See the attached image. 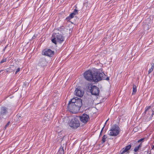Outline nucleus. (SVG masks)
Wrapping results in <instances>:
<instances>
[{"label":"nucleus","mask_w":154,"mask_h":154,"mask_svg":"<svg viewBox=\"0 0 154 154\" xmlns=\"http://www.w3.org/2000/svg\"><path fill=\"white\" fill-rule=\"evenodd\" d=\"M145 117L146 121H149L151 119L154 114V111L151 109V106L146 107L145 111Z\"/></svg>","instance_id":"nucleus-1"},{"label":"nucleus","mask_w":154,"mask_h":154,"mask_svg":"<svg viewBox=\"0 0 154 154\" xmlns=\"http://www.w3.org/2000/svg\"><path fill=\"white\" fill-rule=\"evenodd\" d=\"M93 73V82H97L102 79L104 80L103 74L100 71L94 70V72Z\"/></svg>","instance_id":"nucleus-2"},{"label":"nucleus","mask_w":154,"mask_h":154,"mask_svg":"<svg viewBox=\"0 0 154 154\" xmlns=\"http://www.w3.org/2000/svg\"><path fill=\"white\" fill-rule=\"evenodd\" d=\"M119 127L117 125H113L109 131L108 134L110 136H116L119 134Z\"/></svg>","instance_id":"nucleus-3"},{"label":"nucleus","mask_w":154,"mask_h":154,"mask_svg":"<svg viewBox=\"0 0 154 154\" xmlns=\"http://www.w3.org/2000/svg\"><path fill=\"white\" fill-rule=\"evenodd\" d=\"M52 37L54 38L51 40L52 42L55 44H57V41L59 43H61L63 41V38L60 34L56 33L53 35Z\"/></svg>","instance_id":"nucleus-4"},{"label":"nucleus","mask_w":154,"mask_h":154,"mask_svg":"<svg viewBox=\"0 0 154 154\" xmlns=\"http://www.w3.org/2000/svg\"><path fill=\"white\" fill-rule=\"evenodd\" d=\"M88 89L92 95L96 96L99 95V89L96 86H94L92 85H89L88 87Z\"/></svg>","instance_id":"nucleus-5"},{"label":"nucleus","mask_w":154,"mask_h":154,"mask_svg":"<svg viewBox=\"0 0 154 154\" xmlns=\"http://www.w3.org/2000/svg\"><path fill=\"white\" fill-rule=\"evenodd\" d=\"M68 110L73 113H77L79 110L72 102L70 101L68 104Z\"/></svg>","instance_id":"nucleus-6"},{"label":"nucleus","mask_w":154,"mask_h":154,"mask_svg":"<svg viewBox=\"0 0 154 154\" xmlns=\"http://www.w3.org/2000/svg\"><path fill=\"white\" fill-rule=\"evenodd\" d=\"M94 70H89L86 71L84 73V77L87 80L93 82Z\"/></svg>","instance_id":"nucleus-7"},{"label":"nucleus","mask_w":154,"mask_h":154,"mask_svg":"<svg viewBox=\"0 0 154 154\" xmlns=\"http://www.w3.org/2000/svg\"><path fill=\"white\" fill-rule=\"evenodd\" d=\"M69 126L74 129H76L80 126L79 122L75 118L72 119L69 123Z\"/></svg>","instance_id":"nucleus-8"},{"label":"nucleus","mask_w":154,"mask_h":154,"mask_svg":"<svg viewBox=\"0 0 154 154\" xmlns=\"http://www.w3.org/2000/svg\"><path fill=\"white\" fill-rule=\"evenodd\" d=\"M71 102H72L79 110L82 105V100L81 98L75 97L71 99Z\"/></svg>","instance_id":"nucleus-9"},{"label":"nucleus","mask_w":154,"mask_h":154,"mask_svg":"<svg viewBox=\"0 0 154 154\" xmlns=\"http://www.w3.org/2000/svg\"><path fill=\"white\" fill-rule=\"evenodd\" d=\"M79 117L80 121L84 124H86L90 119L89 115L85 113Z\"/></svg>","instance_id":"nucleus-10"},{"label":"nucleus","mask_w":154,"mask_h":154,"mask_svg":"<svg viewBox=\"0 0 154 154\" xmlns=\"http://www.w3.org/2000/svg\"><path fill=\"white\" fill-rule=\"evenodd\" d=\"M42 54L49 57H52L54 54V51L50 49H45L42 52Z\"/></svg>","instance_id":"nucleus-11"},{"label":"nucleus","mask_w":154,"mask_h":154,"mask_svg":"<svg viewBox=\"0 0 154 154\" xmlns=\"http://www.w3.org/2000/svg\"><path fill=\"white\" fill-rule=\"evenodd\" d=\"M75 94L79 97H82L84 94V91L81 90L80 88H76L75 91Z\"/></svg>","instance_id":"nucleus-12"},{"label":"nucleus","mask_w":154,"mask_h":154,"mask_svg":"<svg viewBox=\"0 0 154 154\" xmlns=\"http://www.w3.org/2000/svg\"><path fill=\"white\" fill-rule=\"evenodd\" d=\"M8 109L7 107L3 106L1 108L0 114L2 116L5 115L8 113Z\"/></svg>","instance_id":"nucleus-13"},{"label":"nucleus","mask_w":154,"mask_h":154,"mask_svg":"<svg viewBox=\"0 0 154 154\" xmlns=\"http://www.w3.org/2000/svg\"><path fill=\"white\" fill-rule=\"evenodd\" d=\"M46 64V60L44 58H41L40 59L38 64L42 66H45Z\"/></svg>","instance_id":"nucleus-14"},{"label":"nucleus","mask_w":154,"mask_h":154,"mask_svg":"<svg viewBox=\"0 0 154 154\" xmlns=\"http://www.w3.org/2000/svg\"><path fill=\"white\" fill-rule=\"evenodd\" d=\"M137 87L134 84L133 85V91L132 94V95L135 94L137 92Z\"/></svg>","instance_id":"nucleus-15"},{"label":"nucleus","mask_w":154,"mask_h":154,"mask_svg":"<svg viewBox=\"0 0 154 154\" xmlns=\"http://www.w3.org/2000/svg\"><path fill=\"white\" fill-rule=\"evenodd\" d=\"M64 151L63 147L62 146L60 147V148L59 150H58V152L57 153L58 154H64Z\"/></svg>","instance_id":"nucleus-16"},{"label":"nucleus","mask_w":154,"mask_h":154,"mask_svg":"<svg viewBox=\"0 0 154 154\" xmlns=\"http://www.w3.org/2000/svg\"><path fill=\"white\" fill-rule=\"evenodd\" d=\"M21 115L20 114H18L16 116L17 122H20L21 121L22 118Z\"/></svg>","instance_id":"nucleus-17"},{"label":"nucleus","mask_w":154,"mask_h":154,"mask_svg":"<svg viewBox=\"0 0 154 154\" xmlns=\"http://www.w3.org/2000/svg\"><path fill=\"white\" fill-rule=\"evenodd\" d=\"M142 147V144L141 143H140V144L137 146H136L134 149V151L135 152H137L138 150L140 149L141 147Z\"/></svg>","instance_id":"nucleus-18"},{"label":"nucleus","mask_w":154,"mask_h":154,"mask_svg":"<svg viewBox=\"0 0 154 154\" xmlns=\"http://www.w3.org/2000/svg\"><path fill=\"white\" fill-rule=\"evenodd\" d=\"M13 67H10L6 69V72L8 73H10L14 72V69H13Z\"/></svg>","instance_id":"nucleus-19"},{"label":"nucleus","mask_w":154,"mask_h":154,"mask_svg":"<svg viewBox=\"0 0 154 154\" xmlns=\"http://www.w3.org/2000/svg\"><path fill=\"white\" fill-rule=\"evenodd\" d=\"M151 64V68L149 69L148 71V74H149L153 70V69L154 68V64L153 63Z\"/></svg>","instance_id":"nucleus-20"},{"label":"nucleus","mask_w":154,"mask_h":154,"mask_svg":"<svg viewBox=\"0 0 154 154\" xmlns=\"http://www.w3.org/2000/svg\"><path fill=\"white\" fill-rule=\"evenodd\" d=\"M131 145H129L125 146V148H124L125 150L126 151H128V150H129L130 148H131Z\"/></svg>","instance_id":"nucleus-21"},{"label":"nucleus","mask_w":154,"mask_h":154,"mask_svg":"<svg viewBox=\"0 0 154 154\" xmlns=\"http://www.w3.org/2000/svg\"><path fill=\"white\" fill-rule=\"evenodd\" d=\"M107 138V136L106 135H104L102 138V143H104L106 141V139Z\"/></svg>","instance_id":"nucleus-22"},{"label":"nucleus","mask_w":154,"mask_h":154,"mask_svg":"<svg viewBox=\"0 0 154 154\" xmlns=\"http://www.w3.org/2000/svg\"><path fill=\"white\" fill-rule=\"evenodd\" d=\"M75 15L73 13H71L69 15V16L67 18H66L67 19H70L73 17Z\"/></svg>","instance_id":"nucleus-23"},{"label":"nucleus","mask_w":154,"mask_h":154,"mask_svg":"<svg viewBox=\"0 0 154 154\" xmlns=\"http://www.w3.org/2000/svg\"><path fill=\"white\" fill-rule=\"evenodd\" d=\"M144 139H145L144 138H141V139H140L139 140H138L137 141V142L138 143H143L144 141Z\"/></svg>","instance_id":"nucleus-24"},{"label":"nucleus","mask_w":154,"mask_h":154,"mask_svg":"<svg viewBox=\"0 0 154 154\" xmlns=\"http://www.w3.org/2000/svg\"><path fill=\"white\" fill-rule=\"evenodd\" d=\"M126 151L125 150L124 148H123L122 150L120 151L119 154H123L124 153L126 152Z\"/></svg>","instance_id":"nucleus-25"},{"label":"nucleus","mask_w":154,"mask_h":154,"mask_svg":"<svg viewBox=\"0 0 154 154\" xmlns=\"http://www.w3.org/2000/svg\"><path fill=\"white\" fill-rule=\"evenodd\" d=\"M144 29H149L150 28V26H148V25L146 24L144 26Z\"/></svg>","instance_id":"nucleus-26"},{"label":"nucleus","mask_w":154,"mask_h":154,"mask_svg":"<svg viewBox=\"0 0 154 154\" xmlns=\"http://www.w3.org/2000/svg\"><path fill=\"white\" fill-rule=\"evenodd\" d=\"M72 13H73L75 15L76 14L78 13V10H76V9H75L74 10L73 12H72Z\"/></svg>","instance_id":"nucleus-27"},{"label":"nucleus","mask_w":154,"mask_h":154,"mask_svg":"<svg viewBox=\"0 0 154 154\" xmlns=\"http://www.w3.org/2000/svg\"><path fill=\"white\" fill-rule=\"evenodd\" d=\"M6 61V59H3L0 62V63H3L5 62Z\"/></svg>","instance_id":"nucleus-28"},{"label":"nucleus","mask_w":154,"mask_h":154,"mask_svg":"<svg viewBox=\"0 0 154 154\" xmlns=\"http://www.w3.org/2000/svg\"><path fill=\"white\" fill-rule=\"evenodd\" d=\"M10 122H8L7 123V124L6 125L5 127V129H6V128H7V127H8L10 125Z\"/></svg>","instance_id":"nucleus-29"},{"label":"nucleus","mask_w":154,"mask_h":154,"mask_svg":"<svg viewBox=\"0 0 154 154\" xmlns=\"http://www.w3.org/2000/svg\"><path fill=\"white\" fill-rule=\"evenodd\" d=\"M20 68H18L17 69V71L15 72V74H16L18 72L20 71Z\"/></svg>","instance_id":"nucleus-30"},{"label":"nucleus","mask_w":154,"mask_h":154,"mask_svg":"<svg viewBox=\"0 0 154 154\" xmlns=\"http://www.w3.org/2000/svg\"><path fill=\"white\" fill-rule=\"evenodd\" d=\"M104 127V126L103 128H102V130H101V131L100 134V136L102 135V131H103V129Z\"/></svg>","instance_id":"nucleus-31"},{"label":"nucleus","mask_w":154,"mask_h":154,"mask_svg":"<svg viewBox=\"0 0 154 154\" xmlns=\"http://www.w3.org/2000/svg\"><path fill=\"white\" fill-rule=\"evenodd\" d=\"M104 79H105V80H108L109 79V77H107L105 79L104 78Z\"/></svg>","instance_id":"nucleus-32"},{"label":"nucleus","mask_w":154,"mask_h":154,"mask_svg":"<svg viewBox=\"0 0 154 154\" xmlns=\"http://www.w3.org/2000/svg\"><path fill=\"white\" fill-rule=\"evenodd\" d=\"M8 45H6L5 47V48H5V49H6V48L7 47H8Z\"/></svg>","instance_id":"nucleus-33"},{"label":"nucleus","mask_w":154,"mask_h":154,"mask_svg":"<svg viewBox=\"0 0 154 154\" xmlns=\"http://www.w3.org/2000/svg\"><path fill=\"white\" fill-rule=\"evenodd\" d=\"M154 148V146H152V149H153Z\"/></svg>","instance_id":"nucleus-34"},{"label":"nucleus","mask_w":154,"mask_h":154,"mask_svg":"<svg viewBox=\"0 0 154 154\" xmlns=\"http://www.w3.org/2000/svg\"><path fill=\"white\" fill-rule=\"evenodd\" d=\"M3 71V70H1V71H0V73H1V72L2 71Z\"/></svg>","instance_id":"nucleus-35"},{"label":"nucleus","mask_w":154,"mask_h":154,"mask_svg":"<svg viewBox=\"0 0 154 154\" xmlns=\"http://www.w3.org/2000/svg\"><path fill=\"white\" fill-rule=\"evenodd\" d=\"M5 50V48H4L3 49V51H4Z\"/></svg>","instance_id":"nucleus-36"},{"label":"nucleus","mask_w":154,"mask_h":154,"mask_svg":"<svg viewBox=\"0 0 154 154\" xmlns=\"http://www.w3.org/2000/svg\"><path fill=\"white\" fill-rule=\"evenodd\" d=\"M108 119L106 120V122L105 124L106 123V122H107V121H108Z\"/></svg>","instance_id":"nucleus-37"},{"label":"nucleus","mask_w":154,"mask_h":154,"mask_svg":"<svg viewBox=\"0 0 154 154\" xmlns=\"http://www.w3.org/2000/svg\"><path fill=\"white\" fill-rule=\"evenodd\" d=\"M103 74H104V75H105L104 74V73H103Z\"/></svg>","instance_id":"nucleus-38"}]
</instances>
